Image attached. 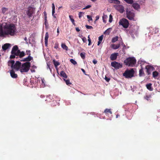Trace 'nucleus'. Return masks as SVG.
<instances>
[{
	"instance_id": "1",
	"label": "nucleus",
	"mask_w": 160,
	"mask_h": 160,
	"mask_svg": "<svg viewBox=\"0 0 160 160\" xmlns=\"http://www.w3.org/2000/svg\"><path fill=\"white\" fill-rule=\"evenodd\" d=\"M3 26L0 25V37H5L6 36H14L16 32V28L13 23H5Z\"/></svg>"
},
{
	"instance_id": "2",
	"label": "nucleus",
	"mask_w": 160,
	"mask_h": 160,
	"mask_svg": "<svg viewBox=\"0 0 160 160\" xmlns=\"http://www.w3.org/2000/svg\"><path fill=\"white\" fill-rule=\"evenodd\" d=\"M30 67V63L26 62L21 64L20 71L21 73L27 72Z\"/></svg>"
},
{
	"instance_id": "3",
	"label": "nucleus",
	"mask_w": 160,
	"mask_h": 160,
	"mask_svg": "<svg viewBox=\"0 0 160 160\" xmlns=\"http://www.w3.org/2000/svg\"><path fill=\"white\" fill-rule=\"evenodd\" d=\"M136 62V59L134 57L128 58L124 61V63L126 65L130 67L134 66Z\"/></svg>"
},
{
	"instance_id": "4",
	"label": "nucleus",
	"mask_w": 160,
	"mask_h": 160,
	"mask_svg": "<svg viewBox=\"0 0 160 160\" xmlns=\"http://www.w3.org/2000/svg\"><path fill=\"white\" fill-rule=\"evenodd\" d=\"M20 50L18 49V47L17 45L14 46L12 48L11 53L12 54L10 56L11 59H13L15 58L16 56H18Z\"/></svg>"
},
{
	"instance_id": "5",
	"label": "nucleus",
	"mask_w": 160,
	"mask_h": 160,
	"mask_svg": "<svg viewBox=\"0 0 160 160\" xmlns=\"http://www.w3.org/2000/svg\"><path fill=\"white\" fill-rule=\"evenodd\" d=\"M134 71L132 69L130 70H127L123 73V76L127 78H131L134 76Z\"/></svg>"
},
{
	"instance_id": "6",
	"label": "nucleus",
	"mask_w": 160,
	"mask_h": 160,
	"mask_svg": "<svg viewBox=\"0 0 160 160\" xmlns=\"http://www.w3.org/2000/svg\"><path fill=\"white\" fill-rule=\"evenodd\" d=\"M119 24L125 28H127L129 26V22L128 20L126 18H123L121 19L119 22Z\"/></svg>"
},
{
	"instance_id": "7",
	"label": "nucleus",
	"mask_w": 160,
	"mask_h": 160,
	"mask_svg": "<svg viewBox=\"0 0 160 160\" xmlns=\"http://www.w3.org/2000/svg\"><path fill=\"white\" fill-rule=\"evenodd\" d=\"M111 65L112 67H113L117 69L121 68L122 67V63H118L116 61L112 62L111 63Z\"/></svg>"
},
{
	"instance_id": "8",
	"label": "nucleus",
	"mask_w": 160,
	"mask_h": 160,
	"mask_svg": "<svg viewBox=\"0 0 160 160\" xmlns=\"http://www.w3.org/2000/svg\"><path fill=\"white\" fill-rule=\"evenodd\" d=\"M126 16L130 20H133L135 16L134 13L130 11H126Z\"/></svg>"
},
{
	"instance_id": "9",
	"label": "nucleus",
	"mask_w": 160,
	"mask_h": 160,
	"mask_svg": "<svg viewBox=\"0 0 160 160\" xmlns=\"http://www.w3.org/2000/svg\"><path fill=\"white\" fill-rule=\"evenodd\" d=\"M145 69L148 75H149L151 74V72L154 70L155 68L152 66L147 65L145 67Z\"/></svg>"
},
{
	"instance_id": "10",
	"label": "nucleus",
	"mask_w": 160,
	"mask_h": 160,
	"mask_svg": "<svg viewBox=\"0 0 160 160\" xmlns=\"http://www.w3.org/2000/svg\"><path fill=\"white\" fill-rule=\"evenodd\" d=\"M114 7L121 13H123L124 11V8L122 5H116L114 6Z\"/></svg>"
},
{
	"instance_id": "11",
	"label": "nucleus",
	"mask_w": 160,
	"mask_h": 160,
	"mask_svg": "<svg viewBox=\"0 0 160 160\" xmlns=\"http://www.w3.org/2000/svg\"><path fill=\"white\" fill-rule=\"evenodd\" d=\"M21 64L22 63L20 62L19 61H16V62L14 63L13 69H14L16 71H20Z\"/></svg>"
},
{
	"instance_id": "12",
	"label": "nucleus",
	"mask_w": 160,
	"mask_h": 160,
	"mask_svg": "<svg viewBox=\"0 0 160 160\" xmlns=\"http://www.w3.org/2000/svg\"><path fill=\"white\" fill-rule=\"evenodd\" d=\"M28 51L29 53L28 57L27 58H24L23 59V60H21V61H26L27 62H29L33 59L32 57L31 56V54L30 53V50H29Z\"/></svg>"
},
{
	"instance_id": "13",
	"label": "nucleus",
	"mask_w": 160,
	"mask_h": 160,
	"mask_svg": "<svg viewBox=\"0 0 160 160\" xmlns=\"http://www.w3.org/2000/svg\"><path fill=\"white\" fill-rule=\"evenodd\" d=\"M118 53H114L111 55L110 56V59L112 61L115 60L118 56Z\"/></svg>"
},
{
	"instance_id": "14",
	"label": "nucleus",
	"mask_w": 160,
	"mask_h": 160,
	"mask_svg": "<svg viewBox=\"0 0 160 160\" xmlns=\"http://www.w3.org/2000/svg\"><path fill=\"white\" fill-rule=\"evenodd\" d=\"M10 74L11 77L13 78H16L18 77L17 74L15 73L13 69L10 70Z\"/></svg>"
},
{
	"instance_id": "15",
	"label": "nucleus",
	"mask_w": 160,
	"mask_h": 160,
	"mask_svg": "<svg viewBox=\"0 0 160 160\" xmlns=\"http://www.w3.org/2000/svg\"><path fill=\"white\" fill-rule=\"evenodd\" d=\"M141 68L139 71V75L140 77L143 76L145 75L144 72L143 70V68L142 67V65H141Z\"/></svg>"
},
{
	"instance_id": "16",
	"label": "nucleus",
	"mask_w": 160,
	"mask_h": 160,
	"mask_svg": "<svg viewBox=\"0 0 160 160\" xmlns=\"http://www.w3.org/2000/svg\"><path fill=\"white\" fill-rule=\"evenodd\" d=\"M14 63L15 62L14 60H9L8 62V66H11V68L13 69Z\"/></svg>"
},
{
	"instance_id": "17",
	"label": "nucleus",
	"mask_w": 160,
	"mask_h": 160,
	"mask_svg": "<svg viewBox=\"0 0 160 160\" xmlns=\"http://www.w3.org/2000/svg\"><path fill=\"white\" fill-rule=\"evenodd\" d=\"M53 63L54 65V66H55L56 69H57V72L58 73V69L57 68V67H58V66H59L60 64V63L59 62H58V61H56L55 59L53 60Z\"/></svg>"
},
{
	"instance_id": "18",
	"label": "nucleus",
	"mask_w": 160,
	"mask_h": 160,
	"mask_svg": "<svg viewBox=\"0 0 160 160\" xmlns=\"http://www.w3.org/2000/svg\"><path fill=\"white\" fill-rule=\"evenodd\" d=\"M147 88L150 91H152L153 90V88L152 87V84L151 83H149L147 84L146 85Z\"/></svg>"
},
{
	"instance_id": "19",
	"label": "nucleus",
	"mask_w": 160,
	"mask_h": 160,
	"mask_svg": "<svg viewBox=\"0 0 160 160\" xmlns=\"http://www.w3.org/2000/svg\"><path fill=\"white\" fill-rule=\"evenodd\" d=\"M49 34L48 32H46L45 37V44L46 46L47 45Z\"/></svg>"
},
{
	"instance_id": "20",
	"label": "nucleus",
	"mask_w": 160,
	"mask_h": 160,
	"mask_svg": "<svg viewBox=\"0 0 160 160\" xmlns=\"http://www.w3.org/2000/svg\"><path fill=\"white\" fill-rule=\"evenodd\" d=\"M132 4V7L134 9H138L140 8L139 5L137 3H133Z\"/></svg>"
},
{
	"instance_id": "21",
	"label": "nucleus",
	"mask_w": 160,
	"mask_h": 160,
	"mask_svg": "<svg viewBox=\"0 0 160 160\" xmlns=\"http://www.w3.org/2000/svg\"><path fill=\"white\" fill-rule=\"evenodd\" d=\"M120 44H118L116 45L115 44H112L111 45V47L112 48L114 49H116L120 47Z\"/></svg>"
},
{
	"instance_id": "22",
	"label": "nucleus",
	"mask_w": 160,
	"mask_h": 160,
	"mask_svg": "<svg viewBox=\"0 0 160 160\" xmlns=\"http://www.w3.org/2000/svg\"><path fill=\"white\" fill-rule=\"evenodd\" d=\"M10 44L9 43L5 44L3 45L2 46V49L4 51L6 50L9 48V47L10 46Z\"/></svg>"
},
{
	"instance_id": "23",
	"label": "nucleus",
	"mask_w": 160,
	"mask_h": 160,
	"mask_svg": "<svg viewBox=\"0 0 160 160\" xmlns=\"http://www.w3.org/2000/svg\"><path fill=\"white\" fill-rule=\"evenodd\" d=\"M60 76L62 77L65 78H67L68 76L66 74L65 72L64 71H62L60 73Z\"/></svg>"
},
{
	"instance_id": "24",
	"label": "nucleus",
	"mask_w": 160,
	"mask_h": 160,
	"mask_svg": "<svg viewBox=\"0 0 160 160\" xmlns=\"http://www.w3.org/2000/svg\"><path fill=\"white\" fill-rule=\"evenodd\" d=\"M27 13L28 16L29 17H30L32 15V14L33 13V11L32 10H31L30 9H28L27 12Z\"/></svg>"
},
{
	"instance_id": "25",
	"label": "nucleus",
	"mask_w": 160,
	"mask_h": 160,
	"mask_svg": "<svg viewBox=\"0 0 160 160\" xmlns=\"http://www.w3.org/2000/svg\"><path fill=\"white\" fill-rule=\"evenodd\" d=\"M110 1L111 3L117 4V5H119L120 3V1L118 0H110Z\"/></svg>"
},
{
	"instance_id": "26",
	"label": "nucleus",
	"mask_w": 160,
	"mask_h": 160,
	"mask_svg": "<svg viewBox=\"0 0 160 160\" xmlns=\"http://www.w3.org/2000/svg\"><path fill=\"white\" fill-rule=\"evenodd\" d=\"M104 112L105 113L106 115L108 114V113H109L110 114H112V112L111 111V109H109L107 108L106 109L104 110Z\"/></svg>"
},
{
	"instance_id": "27",
	"label": "nucleus",
	"mask_w": 160,
	"mask_h": 160,
	"mask_svg": "<svg viewBox=\"0 0 160 160\" xmlns=\"http://www.w3.org/2000/svg\"><path fill=\"white\" fill-rule=\"evenodd\" d=\"M25 55V54L23 51L21 52L20 51L19 52L18 54V56H19L20 58H22Z\"/></svg>"
},
{
	"instance_id": "28",
	"label": "nucleus",
	"mask_w": 160,
	"mask_h": 160,
	"mask_svg": "<svg viewBox=\"0 0 160 160\" xmlns=\"http://www.w3.org/2000/svg\"><path fill=\"white\" fill-rule=\"evenodd\" d=\"M108 17L107 15L103 14V16H102V20L103 22L105 23H106L107 22V19L108 18Z\"/></svg>"
},
{
	"instance_id": "29",
	"label": "nucleus",
	"mask_w": 160,
	"mask_h": 160,
	"mask_svg": "<svg viewBox=\"0 0 160 160\" xmlns=\"http://www.w3.org/2000/svg\"><path fill=\"white\" fill-rule=\"evenodd\" d=\"M158 74H159L158 72L157 71H155L153 72L152 73L153 77L154 78H156L157 77L158 75Z\"/></svg>"
},
{
	"instance_id": "30",
	"label": "nucleus",
	"mask_w": 160,
	"mask_h": 160,
	"mask_svg": "<svg viewBox=\"0 0 160 160\" xmlns=\"http://www.w3.org/2000/svg\"><path fill=\"white\" fill-rule=\"evenodd\" d=\"M118 36H115L112 39V43H114L116 41H118Z\"/></svg>"
},
{
	"instance_id": "31",
	"label": "nucleus",
	"mask_w": 160,
	"mask_h": 160,
	"mask_svg": "<svg viewBox=\"0 0 160 160\" xmlns=\"http://www.w3.org/2000/svg\"><path fill=\"white\" fill-rule=\"evenodd\" d=\"M69 18L70 20L72 22V24L74 26L76 25L75 23V22H74V20L73 18V16L71 15H69Z\"/></svg>"
},
{
	"instance_id": "32",
	"label": "nucleus",
	"mask_w": 160,
	"mask_h": 160,
	"mask_svg": "<svg viewBox=\"0 0 160 160\" xmlns=\"http://www.w3.org/2000/svg\"><path fill=\"white\" fill-rule=\"evenodd\" d=\"M52 15L55 18H56L55 17L54 15V14L55 12V6L54 4L53 3L52 4Z\"/></svg>"
},
{
	"instance_id": "33",
	"label": "nucleus",
	"mask_w": 160,
	"mask_h": 160,
	"mask_svg": "<svg viewBox=\"0 0 160 160\" xmlns=\"http://www.w3.org/2000/svg\"><path fill=\"white\" fill-rule=\"evenodd\" d=\"M61 47L63 49L67 50L68 49V47L64 43H62L61 44Z\"/></svg>"
},
{
	"instance_id": "34",
	"label": "nucleus",
	"mask_w": 160,
	"mask_h": 160,
	"mask_svg": "<svg viewBox=\"0 0 160 160\" xmlns=\"http://www.w3.org/2000/svg\"><path fill=\"white\" fill-rule=\"evenodd\" d=\"M126 3L128 4H131L133 2V0H124Z\"/></svg>"
},
{
	"instance_id": "35",
	"label": "nucleus",
	"mask_w": 160,
	"mask_h": 160,
	"mask_svg": "<svg viewBox=\"0 0 160 160\" xmlns=\"http://www.w3.org/2000/svg\"><path fill=\"white\" fill-rule=\"evenodd\" d=\"M8 10V9L7 8L3 7L2 8V12L3 14H4Z\"/></svg>"
},
{
	"instance_id": "36",
	"label": "nucleus",
	"mask_w": 160,
	"mask_h": 160,
	"mask_svg": "<svg viewBox=\"0 0 160 160\" xmlns=\"http://www.w3.org/2000/svg\"><path fill=\"white\" fill-rule=\"evenodd\" d=\"M64 81L65 82L66 84L69 85L72 83L70 82V80L69 79L66 80L65 79H63Z\"/></svg>"
},
{
	"instance_id": "37",
	"label": "nucleus",
	"mask_w": 160,
	"mask_h": 160,
	"mask_svg": "<svg viewBox=\"0 0 160 160\" xmlns=\"http://www.w3.org/2000/svg\"><path fill=\"white\" fill-rule=\"evenodd\" d=\"M46 98H47L45 99V101L48 102H50L52 100V99H49V98H52V97L51 95H49L48 97H47Z\"/></svg>"
},
{
	"instance_id": "38",
	"label": "nucleus",
	"mask_w": 160,
	"mask_h": 160,
	"mask_svg": "<svg viewBox=\"0 0 160 160\" xmlns=\"http://www.w3.org/2000/svg\"><path fill=\"white\" fill-rule=\"evenodd\" d=\"M85 53L84 52H82L80 53V54L81 57L82 59H85Z\"/></svg>"
},
{
	"instance_id": "39",
	"label": "nucleus",
	"mask_w": 160,
	"mask_h": 160,
	"mask_svg": "<svg viewBox=\"0 0 160 160\" xmlns=\"http://www.w3.org/2000/svg\"><path fill=\"white\" fill-rule=\"evenodd\" d=\"M70 61L74 65L76 64L77 63V62L75 60L72 59H71L70 60Z\"/></svg>"
},
{
	"instance_id": "40",
	"label": "nucleus",
	"mask_w": 160,
	"mask_h": 160,
	"mask_svg": "<svg viewBox=\"0 0 160 160\" xmlns=\"http://www.w3.org/2000/svg\"><path fill=\"white\" fill-rule=\"evenodd\" d=\"M44 24L45 27L46 28H48V22L47 20L44 21Z\"/></svg>"
},
{
	"instance_id": "41",
	"label": "nucleus",
	"mask_w": 160,
	"mask_h": 160,
	"mask_svg": "<svg viewBox=\"0 0 160 160\" xmlns=\"http://www.w3.org/2000/svg\"><path fill=\"white\" fill-rule=\"evenodd\" d=\"M112 16L110 14L109 16V22H112Z\"/></svg>"
},
{
	"instance_id": "42",
	"label": "nucleus",
	"mask_w": 160,
	"mask_h": 160,
	"mask_svg": "<svg viewBox=\"0 0 160 160\" xmlns=\"http://www.w3.org/2000/svg\"><path fill=\"white\" fill-rule=\"evenodd\" d=\"M151 97V96H150L146 95L145 97L144 98L146 99L148 101Z\"/></svg>"
},
{
	"instance_id": "43",
	"label": "nucleus",
	"mask_w": 160,
	"mask_h": 160,
	"mask_svg": "<svg viewBox=\"0 0 160 160\" xmlns=\"http://www.w3.org/2000/svg\"><path fill=\"white\" fill-rule=\"evenodd\" d=\"M87 18L89 19V21H92V18L91 16L89 15H87Z\"/></svg>"
},
{
	"instance_id": "44",
	"label": "nucleus",
	"mask_w": 160,
	"mask_h": 160,
	"mask_svg": "<svg viewBox=\"0 0 160 160\" xmlns=\"http://www.w3.org/2000/svg\"><path fill=\"white\" fill-rule=\"evenodd\" d=\"M86 27L87 29H91L93 28V27L92 26H89L88 25H86Z\"/></svg>"
},
{
	"instance_id": "45",
	"label": "nucleus",
	"mask_w": 160,
	"mask_h": 160,
	"mask_svg": "<svg viewBox=\"0 0 160 160\" xmlns=\"http://www.w3.org/2000/svg\"><path fill=\"white\" fill-rule=\"evenodd\" d=\"M91 7V5H88L86 6V7L83 8V9H86L88 8H89Z\"/></svg>"
},
{
	"instance_id": "46",
	"label": "nucleus",
	"mask_w": 160,
	"mask_h": 160,
	"mask_svg": "<svg viewBox=\"0 0 160 160\" xmlns=\"http://www.w3.org/2000/svg\"><path fill=\"white\" fill-rule=\"evenodd\" d=\"M58 46L59 45L58 43H55V44L54 48L55 49H57L58 47Z\"/></svg>"
},
{
	"instance_id": "47",
	"label": "nucleus",
	"mask_w": 160,
	"mask_h": 160,
	"mask_svg": "<svg viewBox=\"0 0 160 160\" xmlns=\"http://www.w3.org/2000/svg\"><path fill=\"white\" fill-rule=\"evenodd\" d=\"M102 39H103V35H102L101 36L99 37L98 39H99V41H102Z\"/></svg>"
},
{
	"instance_id": "48",
	"label": "nucleus",
	"mask_w": 160,
	"mask_h": 160,
	"mask_svg": "<svg viewBox=\"0 0 160 160\" xmlns=\"http://www.w3.org/2000/svg\"><path fill=\"white\" fill-rule=\"evenodd\" d=\"M82 40L83 42L84 43V42H86V41H87V39H86V38L85 37H83L82 38Z\"/></svg>"
},
{
	"instance_id": "49",
	"label": "nucleus",
	"mask_w": 160,
	"mask_h": 160,
	"mask_svg": "<svg viewBox=\"0 0 160 160\" xmlns=\"http://www.w3.org/2000/svg\"><path fill=\"white\" fill-rule=\"evenodd\" d=\"M105 79L107 82H109V81L110 80V78H108L106 76H105Z\"/></svg>"
},
{
	"instance_id": "50",
	"label": "nucleus",
	"mask_w": 160,
	"mask_h": 160,
	"mask_svg": "<svg viewBox=\"0 0 160 160\" xmlns=\"http://www.w3.org/2000/svg\"><path fill=\"white\" fill-rule=\"evenodd\" d=\"M82 12H80L79 13L78 17L80 18H81V17H82Z\"/></svg>"
},
{
	"instance_id": "51",
	"label": "nucleus",
	"mask_w": 160,
	"mask_h": 160,
	"mask_svg": "<svg viewBox=\"0 0 160 160\" xmlns=\"http://www.w3.org/2000/svg\"><path fill=\"white\" fill-rule=\"evenodd\" d=\"M92 62L94 64H96L97 62V60H93V61H92Z\"/></svg>"
},
{
	"instance_id": "52",
	"label": "nucleus",
	"mask_w": 160,
	"mask_h": 160,
	"mask_svg": "<svg viewBox=\"0 0 160 160\" xmlns=\"http://www.w3.org/2000/svg\"><path fill=\"white\" fill-rule=\"evenodd\" d=\"M88 40L89 42L88 45L89 46H90L91 44V40H90V39H89V40Z\"/></svg>"
},
{
	"instance_id": "53",
	"label": "nucleus",
	"mask_w": 160,
	"mask_h": 160,
	"mask_svg": "<svg viewBox=\"0 0 160 160\" xmlns=\"http://www.w3.org/2000/svg\"><path fill=\"white\" fill-rule=\"evenodd\" d=\"M81 70L83 72V73L85 74V75H86L85 73V70L83 68H82L81 69Z\"/></svg>"
},
{
	"instance_id": "54",
	"label": "nucleus",
	"mask_w": 160,
	"mask_h": 160,
	"mask_svg": "<svg viewBox=\"0 0 160 160\" xmlns=\"http://www.w3.org/2000/svg\"><path fill=\"white\" fill-rule=\"evenodd\" d=\"M76 31L78 32H79L80 31V30L79 29V28L78 27L76 28Z\"/></svg>"
},
{
	"instance_id": "55",
	"label": "nucleus",
	"mask_w": 160,
	"mask_h": 160,
	"mask_svg": "<svg viewBox=\"0 0 160 160\" xmlns=\"http://www.w3.org/2000/svg\"><path fill=\"white\" fill-rule=\"evenodd\" d=\"M57 32L58 33V35H59V27H58L57 28Z\"/></svg>"
},
{
	"instance_id": "56",
	"label": "nucleus",
	"mask_w": 160,
	"mask_h": 160,
	"mask_svg": "<svg viewBox=\"0 0 160 160\" xmlns=\"http://www.w3.org/2000/svg\"><path fill=\"white\" fill-rule=\"evenodd\" d=\"M99 16H97L96 17V20H98L99 18Z\"/></svg>"
},
{
	"instance_id": "57",
	"label": "nucleus",
	"mask_w": 160,
	"mask_h": 160,
	"mask_svg": "<svg viewBox=\"0 0 160 160\" xmlns=\"http://www.w3.org/2000/svg\"><path fill=\"white\" fill-rule=\"evenodd\" d=\"M102 41L99 40V41L98 42V45H99L100 43Z\"/></svg>"
},
{
	"instance_id": "58",
	"label": "nucleus",
	"mask_w": 160,
	"mask_h": 160,
	"mask_svg": "<svg viewBox=\"0 0 160 160\" xmlns=\"http://www.w3.org/2000/svg\"><path fill=\"white\" fill-rule=\"evenodd\" d=\"M108 29H107V30L105 31V32H108V34H109V33H110V32H109L108 31Z\"/></svg>"
},
{
	"instance_id": "59",
	"label": "nucleus",
	"mask_w": 160,
	"mask_h": 160,
	"mask_svg": "<svg viewBox=\"0 0 160 160\" xmlns=\"http://www.w3.org/2000/svg\"><path fill=\"white\" fill-rule=\"evenodd\" d=\"M47 16H44V21H46L47 20Z\"/></svg>"
},
{
	"instance_id": "60",
	"label": "nucleus",
	"mask_w": 160,
	"mask_h": 160,
	"mask_svg": "<svg viewBox=\"0 0 160 160\" xmlns=\"http://www.w3.org/2000/svg\"><path fill=\"white\" fill-rule=\"evenodd\" d=\"M40 97L41 98H45V96L44 95H42L40 96Z\"/></svg>"
},
{
	"instance_id": "61",
	"label": "nucleus",
	"mask_w": 160,
	"mask_h": 160,
	"mask_svg": "<svg viewBox=\"0 0 160 160\" xmlns=\"http://www.w3.org/2000/svg\"><path fill=\"white\" fill-rule=\"evenodd\" d=\"M43 13L44 14V16H47V13L45 11Z\"/></svg>"
},
{
	"instance_id": "62",
	"label": "nucleus",
	"mask_w": 160,
	"mask_h": 160,
	"mask_svg": "<svg viewBox=\"0 0 160 160\" xmlns=\"http://www.w3.org/2000/svg\"><path fill=\"white\" fill-rule=\"evenodd\" d=\"M31 71L32 72H35V70H32V69H31Z\"/></svg>"
},
{
	"instance_id": "63",
	"label": "nucleus",
	"mask_w": 160,
	"mask_h": 160,
	"mask_svg": "<svg viewBox=\"0 0 160 160\" xmlns=\"http://www.w3.org/2000/svg\"><path fill=\"white\" fill-rule=\"evenodd\" d=\"M24 40L26 41V42L27 41V38L26 37H25V38H24Z\"/></svg>"
},
{
	"instance_id": "64",
	"label": "nucleus",
	"mask_w": 160,
	"mask_h": 160,
	"mask_svg": "<svg viewBox=\"0 0 160 160\" xmlns=\"http://www.w3.org/2000/svg\"><path fill=\"white\" fill-rule=\"evenodd\" d=\"M91 0L93 2H95L97 1V0Z\"/></svg>"
}]
</instances>
